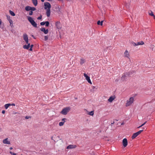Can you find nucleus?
<instances>
[{"instance_id":"obj_10","label":"nucleus","mask_w":155,"mask_h":155,"mask_svg":"<svg viewBox=\"0 0 155 155\" xmlns=\"http://www.w3.org/2000/svg\"><path fill=\"white\" fill-rule=\"evenodd\" d=\"M41 31L44 32L45 34H47L48 32V29H45V28H43L40 29Z\"/></svg>"},{"instance_id":"obj_50","label":"nucleus","mask_w":155,"mask_h":155,"mask_svg":"<svg viewBox=\"0 0 155 155\" xmlns=\"http://www.w3.org/2000/svg\"><path fill=\"white\" fill-rule=\"evenodd\" d=\"M42 2H43L44 1V0H41Z\"/></svg>"},{"instance_id":"obj_21","label":"nucleus","mask_w":155,"mask_h":155,"mask_svg":"<svg viewBox=\"0 0 155 155\" xmlns=\"http://www.w3.org/2000/svg\"><path fill=\"white\" fill-rule=\"evenodd\" d=\"M137 45H143L144 44V43L143 41H141L138 42H137Z\"/></svg>"},{"instance_id":"obj_31","label":"nucleus","mask_w":155,"mask_h":155,"mask_svg":"<svg viewBox=\"0 0 155 155\" xmlns=\"http://www.w3.org/2000/svg\"><path fill=\"white\" fill-rule=\"evenodd\" d=\"M9 153L12 155H18L16 153L12 152V151H10Z\"/></svg>"},{"instance_id":"obj_26","label":"nucleus","mask_w":155,"mask_h":155,"mask_svg":"<svg viewBox=\"0 0 155 155\" xmlns=\"http://www.w3.org/2000/svg\"><path fill=\"white\" fill-rule=\"evenodd\" d=\"M94 114V111H92L89 112L88 114L92 116Z\"/></svg>"},{"instance_id":"obj_9","label":"nucleus","mask_w":155,"mask_h":155,"mask_svg":"<svg viewBox=\"0 0 155 155\" xmlns=\"http://www.w3.org/2000/svg\"><path fill=\"white\" fill-rule=\"evenodd\" d=\"M122 143L123 146L125 147H126L127 145V140L126 138H124L123 139Z\"/></svg>"},{"instance_id":"obj_19","label":"nucleus","mask_w":155,"mask_h":155,"mask_svg":"<svg viewBox=\"0 0 155 155\" xmlns=\"http://www.w3.org/2000/svg\"><path fill=\"white\" fill-rule=\"evenodd\" d=\"M124 54L125 57L128 58V55L129 54V53L127 50L125 51Z\"/></svg>"},{"instance_id":"obj_18","label":"nucleus","mask_w":155,"mask_h":155,"mask_svg":"<svg viewBox=\"0 0 155 155\" xmlns=\"http://www.w3.org/2000/svg\"><path fill=\"white\" fill-rule=\"evenodd\" d=\"M85 62V60L83 58H81V61L80 63L81 64H83Z\"/></svg>"},{"instance_id":"obj_39","label":"nucleus","mask_w":155,"mask_h":155,"mask_svg":"<svg viewBox=\"0 0 155 155\" xmlns=\"http://www.w3.org/2000/svg\"><path fill=\"white\" fill-rule=\"evenodd\" d=\"M30 118V116H27L25 117V118L26 119H28Z\"/></svg>"},{"instance_id":"obj_12","label":"nucleus","mask_w":155,"mask_h":155,"mask_svg":"<svg viewBox=\"0 0 155 155\" xmlns=\"http://www.w3.org/2000/svg\"><path fill=\"white\" fill-rule=\"evenodd\" d=\"M77 147V146L75 145H70L68 146L67 147V149H73Z\"/></svg>"},{"instance_id":"obj_5","label":"nucleus","mask_w":155,"mask_h":155,"mask_svg":"<svg viewBox=\"0 0 155 155\" xmlns=\"http://www.w3.org/2000/svg\"><path fill=\"white\" fill-rule=\"evenodd\" d=\"M23 39L26 42V44H29L28 43V35L26 34H24L23 35Z\"/></svg>"},{"instance_id":"obj_33","label":"nucleus","mask_w":155,"mask_h":155,"mask_svg":"<svg viewBox=\"0 0 155 155\" xmlns=\"http://www.w3.org/2000/svg\"><path fill=\"white\" fill-rule=\"evenodd\" d=\"M42 18V16L41 15H40V16L38 17V18H37V19H38V20H41V19Z\"/></svg>"},{"instance_id":"obj_2","label":"nucleus","mask_w":155,"mask_h":155,"mask_svg":"<svg viewBox=\"0 0 155 155\" xmlns=\"http://www.w3.org/2000/svg\"><path fill=\"white\" fill-rule=\"evenodd\" d=\"M28 21L33 27L35 28L37 27V23L35 22L32 17H28Z\"/></svg>"},{"instance_id":"obj_8","label":"nucleus","mask_w":155,"mask_h":155,"mask_svg":"<svg viewBox=\"0 0 155 155\" xmlns=\"http://www.w3.org/2000/svg\"><path fill=\"white\" fill-rule=\"evenodd\" d=\"M130 75V73L129 72H126L125 73H124V74L121 77L122 80L124 81L125 79L127 78L126 75Z\"/></svg>"},{"instance_id":"obj_32","label":"nucleus","mask_w":155,"mask_h":155,"mask_svg":"<svg viewBox=\"0 0 155 155\" xmlns=\"http://www.w3.org/2000/svg\"><path fill=\"white\" fill-rule=\"evenodd\" d=\"M48 38V36H45V40L46 41H47Z\"/></svg>"},{"instance_id":"obj_56","label":"nucleus","mask_w":155,"mask_h":155,"mask_svg":"<svg viewBox=\"0 0 155 155\" xmlns=\"http://www.w3.org/2000/svg\"><path fill=\"white\" fill-rule=\"evenodd\" d=\"M118 81V80H117V79H116L115 80V81Z\"/></svg>"},{"instance_id":"obj_6","label":"nucleus","mask_w":155,"mask_h":155,"mask_svg":"<svg viewBox=\"0 0 155 155\" xmlns=\"http://www.w3.org/2000/svg\"><path fill=\"white\" fill-rule=\"evenodd\" d=\"M55 26L57 29H60L61 28V25L60 22L58 21L55 22Z\"/></svg>"},{"instance_id":"obj_34","label":"nucleus","mask_w":155,"mask_h":155,"mask_svg":"<svg viewBox=\"0 0 155 155\" xmlns=\"http://www.w3.org/2000/svg\"><path fill=\"white\" fill-rule=\"evenodd\" d=\"M8 107L9 106L7 104H6L5 105V107L6 109H7Z\"/></svg>"},{"instance_id":"obj_43","label":"nucleus","mask_w":155,"mask_h":155,"mask_svg":"<svg viewBox=\"0 0 155 155\" xmlns=\"http://www.w3.org/2000/svg\"><path fill=\"white\" fill-rule=\"evenodd\" d=\"M11 105L15 106V104L14 103H12L11 104Z\"/></svg>"},{"instance_id":"obj_7","label":"nucleus","mask_w":155,"mask_h":155,"mask_svg":"<svg viewBox=\"0 0 155 155\" xmlns=\"http://www.w3.org/2000/svg\"><path fill=\"white\" fill-rule=\"evenodd\" d=\"M84 76L85 77V78L88 82L90 84H92V83L90 79V77L87 76L85 73L84 74Z\"/></svg>"},{"instance_id":"obj_48","label":"nucleus","mask_w":155,"mask_h":155,"mask_svg":"<svg viewBox=\"0 0 155 155\" xmlns=\"http://www.w3.org/2000/svg\"><path fill=\"white\" fill-rule=\"evenodd\" d=\"M142 127V126H140L138 127H137V128H140V127Z\"/></svg>"},{"instance_id":"obj_25","label":"nucleus","mask_w":155,"mask_h":155,"mask_svg":"<svg viewBox=\"0 0 155 155\" xmlns=\"http://www.w3.org/2000/svg\"><path fill=\"white\" fill-rule=\"evenodd\" d=\"M149 15H151V16H153L154 17V15L153 13V12L152 11H151L149 13Z\"/></svg>"},{"instance_id":"obj_58","label":"nucleus","mask_w":155,"mask_h":155,"mask_svg":"<svg viewBox=\"0 0 155 155\" xmlns=\"http://www.w3.org/2000/svg\"><path fill=\"white\" fill-rule=\"evenodd\" d=\"M51 139H52V140H53V137H51Z\"/></svg>"},{"instance_id":"obj_57","label":"nucleus","mask_w":155,"mask_h":155,"mask_svg":"<svg viewBox=\"0 0 155 155\" xmlns=\"http://www.w3.org/2000/svg\"><path fill=\"white\" fill-rule=\"evenodd\" d=\"M1 130V128L0 127V131Z\"/></svg>"},{"instance_id":"obj_29","label":"nucleus","mask_w":155,"mask_h":155,"mask_svg":"<svg viewBox=\"0 0 155 155\" xmlns=\"http://www.w3.org/2000/svg\"><path fill=\"white\" fill-rule=\"evenodd\" d=\"M36 9V8L35 7H31V10L32 11H34Z\"/></svg>"},{"instance_id":"obj_22","label":"nucleus","mask_w":155,"mask_h":155,"mask_svg":"<svg viewBox=\"0 0 155 155\" xmlns=\"http://www.w3.org/2000/svg\"><path fill=\"white\" fill-rule=\"evenodd\" d=\"M9 13L12 15L13 16H14L15 15V13L12 11L11 10H9Z\"/></svg>"},{"instance_id":"obj_45","label":"nucleus","mask_w":155,"mask_h":155,"mask_svg":"<svg viewBox=\"0 0 155 155\" xmlns=\"http://www.w3.org/2000/svg\"><path fill=\"white\" fill-rule=\"evenodd\" d=\"M147 122V121H146L144 123H143V125H144Z\"/></svg>"},{"instance_id":"obj_16","label":"nucleus","mask_w":155,"mask_h":155,"mask_svg":"<svg viewBox=\"0 0 155 155\" xmlns=\"http://www.w3.org/2000/svg\"><path fill=\"white\" fill-rule=\"evenodd\" d=\"M32 2L35 6L37 5L38 4L37 0H32Z\"/></svg>"},{"instance_id":"obj_54","label":"nucleus","mask_w":155,"mask_h":155,"mask_svg":"<svg viewBox=\"0 0 155 155\" xmlns=\"http://www.w3.org/2000/svg\"><path fill=\"white\" fill-rule=\"evenodd\" d=\"M32 36L34 38H35L34 37V36L33 35H32Z\"/></svg>"},{"instance_id":"obj_55","label":"nucleus","mask_w":155,"mask_h":155,"mask_svg":"<svg viewBox=\"0 0 155 155\" xmlns=\"http://www.w3.org/2000/svg\"><path fill=\"white\" fill-rule=\"evenodd\" d=\"M154 154H153V153H152L150 155H153Z\"/></svg>"},{"instance_id":"obj_37","label":"nucleus","mask_w":155,"mask_h":155,"mask_svg":"<svg viewBox=\"0 0 155 155\" xmlns=\"http://www.w3.org/2000/svg\"><path fill=\"white\" fill-rule=\"evenodd\" d=\"M33 11L31 10V11L29 12V15H32L33 14Z\"/></svg>"},{"instance_id":"obj_49","label":"nucleus","mask_w":155,"mask_h":155,"mask_svg":"<svg viewBox=\"0 0 155 155\" xmlns=\"http://www.w3.org/2000/svg\"><path fill=\"white\" fill-rule=\"evenodd\" d=\"M124 122H123L122 123H121V125H124Z\"/></svg>"},{"instance_id":"obj_35","label":"nucleus","mask_w":155,"mask_h":155,"mask_svg":"<svg viewBox=\"0 0 155 155\" xmlns=\"http://www.w3.org/2000/svg\"><path fill=\"white\" fill-rule=\"evenodd\" d=\"M45 22L43 21L40 23V25H45Z\"/></svg>"},{"instance_id":"obj_38","label":"nucleus","mask_w":155,"mask_h":155,"mask_svg":"<svg viewBox=\"0 0 155 155\" xmlns=\"http://www.w3.org/2000/svg\"><path fill=\"white\" fill-rule=\"evenodd\" d=\"M143 131V130H141L138 131L139 133V134H140Z\"/></svg>"},{"instance_id":"obj_17","label":"nucleus","mask_w":155,"mask_h":155,"mask_svg":"<svg viewBox=\"0 0 155 155\" xmlns=\"http://www.w3.org/2000/svg\"><path fill=\"white\" fill-rule=\"evenodd\" d=\"M25 10L27 11L31 10V7L28 6H26L25 7Z\"/></svg>"},{"instance_id":"obj_42","label":"nucleus","mask_w":155,"mask_h":155,"mask_svg":"<svg viewBox=\"0 0 155 155\" xmlns=\"http://www.w3.org/2000/svg\"><path fill=\"white\" fill-rule=\"evenodd\" d=\"M7 18L8 20V19H10V16L8 17V16H7Z\"/></svg>"},{"instance_id":"obj_46","label":"nucleus","mask_w":155,"mask_h":155,"mask_svg":"<svg viewBox=\"0 0 155 155\" xmlns=\"http://www.w3.org/2000/svg\"><path fill=\"white\" fill-rule=\"evenodd\" d=\"M11 150H12L13 149V148L12 147H10V148H9Z\"/></svg>"},{"instance_id":"obj_13","label":"nucleus","mask_w":155,"mask_h":155,"mask_svg":"<svg viewBox=\"0 0 155 155\" xmlns=\"http://www.w3.org/2000/svg\"><path fill=\"white\" fill-rule=\"evenodd\" d=\"M139 134L138 132L134 133L132 137V138L134 139Z\"/></svg>"},{"instance_id":"obj_47","label":"nucleus","mask_w":155,"mask_h":155,"mask_svg":"<svg viewBox=\"0 0 155 155\" xmlns=\"http://www.w3.org/2000/svg\"><path fill=\"white\" fill-rule=\"evenodd\" d=\"M10 25L11 27H12L13 26V25H12V24H10Z\"/></svg>"},{"instance_id":"obj_15","label":"nucleus","mask_w":155,"mask_h":155,"mask_svg":"<svg viewBox=\"0 0 155 155\" xmlns=\"http://www.w3.org/2000/svg\"><path fill=\"white\" fill-rule=\"evenodd\" d=\"M27 45H25L23 46V48L24 49H28L30 47V44H27Z\"/></svg>"},{"instance_id":"obj_14","label":"nucleus","mask_w":155,"mask_h":155,"mask_svg":"<svg viewBox=\"0 0 155 155\" xmlns=\"http://www.w3.org/2000/svg\"><path fill=\"white\" fill-rule=\"evenodd\" d=\"M115 97L113 96H111L108 99V101L110 102H111L113 101Z\"/></svg>"},{"instance_id":"obj_52","label":"nucleus","mask_w":155,"mask_h":155,"mask_svg":"<svg viewBox=\"0 0 155 155\" xmlns=\"http://www.w3.org/2000/svg\"><path fill=\"white\" fill-rule=\"evenodd\" d=\"M48 1H52V0H47Z\"/></svg>"},{"instance_id":"obj_20","label":"nucleus","mask_w":155,"mask_h":155,"mask_svg":"<svg viewBox=\"0 0 155 155\" xmlns=\"http://www.w3.org/2000/svg\"><path fill=\"white\" fill-rule=\"evenodd\" d=\"M103 21H101V22L100 21H98L97 22V24L98 25H103Z\"/></svg>"},{"instance_id":"obj_40","label":"nucleus","mask_w":155,"mask_h":155,"mask_svg":"<svg viewBox=\"0 0 155 155\" xmlns=\"http://www.w3.org/2000/svg\"><path fill=\"white\" fill-rule=\"evenodd\" d=\"M91 155H97L96 153H95L94 152H92V153L91 154Z\"/></svg>"},{"instance_id":"obj_28","label":"nucleus","mask_w":155,"mask_h":155,"mask_svg":"<svg viewBox=\"0 0 155 155\" xmlns=\"http://www.w3.org/2000/svg\"><path fill=\"white\" fill-rule=\"evenodd\" d=\"M8 21H9V22L10 23L12 24V25H13V21H12V20L11 19H8Z\"/></svg>"},{"instance_id":"obj_24","label":"nucleus","mask_w":155,"mask_h":155,"mask_svg":"<svg viewBox=\"0 0 155 155\" xmlns=\"http://www.w3.org/2000/svg\"><path fill=\"white\" fill-rule=\"evenodd\" d=\"M64 122L61 121L59 122V125L60 126H62L64 125Z\"/></svg>"},{"instance_id":"obj_11","label":"nucleus","mask_w":155,"mask_h":155,"mask_svg":"<svg viewBox=\"0 0 155 155\" xmlns=\"http://www.w3.org/2000/svg\"><path fill=\"white\" fill-rule=\"evenodd\" d=\"M8 138H6L3 140V143L4 144H10V141L8 140Z\"/></svg>"},{"instance_id":"obj_30","label":"nucleus","mask_w":155,"mask_h":155,"mask_svg":"<svg viewBox=\"0 0 155 155\" xmlns=\"http://www.w3.org/2000/svg\"><path fill=\"white\" fill-rule=\"evenodd\" d=\"M33 46L34 45H30V49L29 50L30 51H32V48L33 47Z\"/></svg>"},{"instance_id":"obj_23","label":"nucleus","mask_w":155,"mask_h":155,"mask_svg":"<svg viewBox=\"0 0 155 155\" xmlns=\"http://www.w3.org/2000/svg\"><path fill=\"white\" fill-rule=\"evenodd\" d=\"M45 26L48 27L49 26V23L48 21H46L45 22Z\"/></svg>"},{"instance_id":"obj_3","label":"nucleus","mask_w":155,"mask_h":155,"mask_svg":"<svg viewBox=\"0 0 155 155\" xmlns=\"http://www.w3.org/2000/svg\"><path fill=\"white\" fill-rule=\"evenodd\" d=\"M70 109L71 108L69 107H66L63 108L60 113L62 114L66 115L69 112Z\"/></svg>"},{"instance_id":"obj_1","label":"nucleus","mask_w":155,"mask_h":155,"mask_svg":"<svg viewBox=\"0 0 155 155\" xmlns=\"http://www.w3.org/2000/svg\"><path fill=\"white\" fill-rule=\"evenodd\" d=\"M45 9H47L46 14L47 17H49L50 15V8L51 5L50 3L48 2H45L44 3Z\"/></svg>"},{"instance_id":"obj_44","label":"nucleus","mask_w":155,"mask_h":155,"mask_svg":"<svg viewBox=\"0 0 155 155\" xmlns=\"http://www.w3.org/2000/svg\"><path fill=\"white\" fill-rule=\"evenodd\" d=\"M7 104L8 105V106L9 107L10 106H11V104Z\"/></svg>"},{"instance_id":"obj_41","label":"nucleus","mask_w":155,"mask_h":155,"mask_svg":"<svg viewBox=\"0 0 155 155\" xmlns=\"http://www.w3.org/2000/svg\"><path fill=\"white\" fill-rule=\"evenodd\" d=\"M5 110H3L2 111V113L3 114H4L5 113Z\"/></svg>"},{"instance_id":"obj_36","label":"nucleus","mask_w":155,"mask_h":155,"mask_svg":"<svg viewBox=\"0 0 155 155\" xmlns=\"http://www.w3.org/2000/svg\"><path fill=\"white\" fill-rule=\"evenodd\" d=\"M65 120H67V119L66 118H63L61 120L62 121L64 122V123L65 121Z\"/></svg>"},{"instance_id":"obj_53","label":"nucleus","mask_w":155,"mask_h":155,"mask_svg":"<svg viewBox=\"0 0 155 155\" xmlns=\"http://www.w3.org/2000/svg\"><path fill=\"white\" fill-rule=\"evenodd\" d=\"M141 126L142 127L143 126V124H142L141 125Z\"/></svg>"},{"instance_id":"obj_27","label":"nucleus","mask_w":155,"mask_h":155,"mask_svg":"<svg viewBox=\"0 0 155 155\" xmlns=\"http://www.w3.org/2000/svg\"><path fill=\"white\" fill-rule=\"evenodd\" d=\"M132 44L134 46H136L138 45L137 42L135 43L133 42H132Z\"/></svg>"},{"instance_id":"obj_4","label":"nucleus","mask_w":155,"mask_h":155,"mask_svg":"<svg viewBox=\"0 0 155 155\" xmlns=\"http://www.w3.org/2000/svg\"><path fill=\"white\" fill-rule=\"evenodd\" d=\"M134 97H130L129 100H127V103L126 104V106L128 107L130 105L134 102Z\"/></svg>"},{"instance_id":"obj_51","label":"nucleus","mask_w":155,"mask_h":155,"mask_svg":"<svg viewBox=\"0 0 155 155\" xmlns=\"http://www.w3.org/2000/svg\"><path fill=\"white\" fill-rule=\"evenodd\" d=\"M114 122H113V123H111V124H114Z\"/></svg>"}]
</instances>
